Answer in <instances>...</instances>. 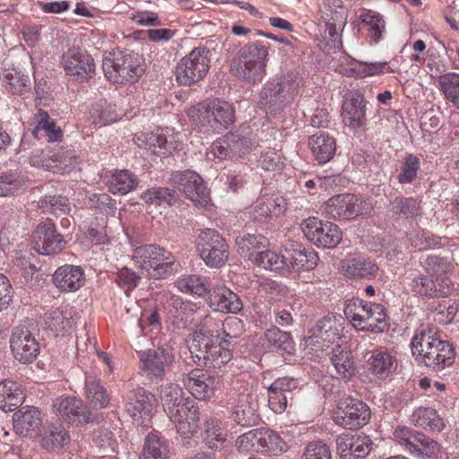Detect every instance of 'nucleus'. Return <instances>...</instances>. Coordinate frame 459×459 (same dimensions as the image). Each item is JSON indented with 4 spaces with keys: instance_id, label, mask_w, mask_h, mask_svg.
<instances>
[{
    "instance_id": "58",
    "label": "nucleus",
    "mask_w": 459,
    "mask_h": 459,
    "mask_svg": "<svg viewBox=\"0 0 459 459\" xmlns=\"http://www.w3.org/2000/svg\"><path fill=\"white\" fill-rule=\"evenodd\" d=\"M318 262V255L313 249H297L291 257L292 267L297 270H313Z\"/></svg>"
},
{
    "instance_id": "44",
    "label": "nucleus",
    "mask_w": 459,
    "mask_h": 459,
    "mask_svg": "<svg viewBox=\"0 0 459 459\" xmlns=\"http://www.w3.org/2000/svg\"><path fill=\"white\" fill-rule=\"evenodd\" d=\"M73 324V312L69 309L56 308L45 314L46 326L56 333L71 329Z\"/></svg>"
},
{
    "instance_id": "48",
    "label": "nucleus",
    "mask_w": 459,
    "mask_h": 459,
    "mask_svg": "<svg viewBox=\"0 0 459 459\" xmlns=\"http://www.w3.org/2000/svg\"><path fill=\"white\" fill-rule=\"evenodd\" d=\"M204 441L211 449H220L226 440L227 433L221 422L213 418L204 420Z\"/></svg>"
},
{
    "instance_id": "2",
    "label": "nucleus",
    "mask_w": 459,
    "mask_h": 459,
    "mask_svg": "<svg viewBox=\"0 0 459 459\" xmlns=\"http://www.w3.org/2000/svg\"><path fill=\"white\" fill-rule=\"evenodd\" d=\"M415 359L435 371L451 366L455 361V349L446 341L435 337L432 329L417 330L411 342Z\"/></svg>"
},
{
    "instance_id": "20",
    "label": "nucleus",
    "mask_w": 459,
    "mask_h": 459,
    "mask_svg": "<svg viewBox=\"0 0 459 459\" xmlns=\"http://www.w3.org/2000/svg\"><path fill=\"white\" fill-rule=\"evenodd\" d=\"M54 407L61 418L68 423L86 424L99 421V416H93L82 399L67 396L56 399Z\"/></svg>"
},
{
    "instance_id": "4",
    "label": "nucleus",
    "mask_w": 459,
    "mask_h": 459,
    "mask_svg": "<svg viewBox=\"0 0 459 459\" xmlns=\"http://www.w3.org/2000/svg\"><path fill=\"white\" fill-rule=\"evenodd\" d=\"M134 264L152 278L164 279L178 271V263L173 254L156 245H143L133 253Z\"/></svg>"
},
{
    "instance_id": "26",
    "label": "nucleus",
    "mask_w": 459,
    "mask_h": 459,
    "mask_svg": "<svg viewBox=\"0 0 459 459\" xmlns=\"http://www.w3.org/2000/svg\"><path fill=\"white\" fill-rule=\"evenodd\" d=\"M52 281L62 292H74L85 282L84 271L78 265L65 264L56 270Z\"/></svg>"
},
{
    "instance_id": "12",
    "label": "nucleus",
    "mask_w": 459,
    "mask_h": 459,
    "mask_svg": "<svg viewBox=\"0 0 459 459\" xmlns=\"http://www.w3.org/2000/svg\"><path fill=\"white\" fill-rule=\"evenodd\" d=\"M170 181L172 185L182 191L197 207H206L210 201V193L203 178L195 172L186 170L172 173Z\"/></svg>"
},
{
    "instance_id": "52",
    "label": "nucleus",
    "mask_w": 459,
    "mask_h": 459,
    "mask_svg": "<svg viewBox=\"0 0 459 459\" xmlns=\"http://www.w3.org/2000/svg\"><path fill=\"white\" fill-rule=\"evenodd\" d=\"M4 82L5 88L14 94H24L31 88L29 75L16 69H12L5 73Z\"/></svg>"
},
{
    "instance_id": "49",
    "label": "nucleus",
    "mask_w": 459,
    "mask_h": 459,
    "mask_svg": "<svg viewBox=\"0 0 459 459\" xmlns=\"http://www.w3.org/2000/svg\"><path fill=\"white\" fill-rule=\"evenodd\" d=\"M300 78L297 74L288 73L276 82L282 107L291 102L299 93Z\"/></svg>"
},
{
    "instance_id": "24",
    "label": "nucleus",
    "mask_w": 459,
    "mask_h": 459,
    "mask_svg": "<svg viewBox=\"0 0 459 459\" xmlns=\"http://www.w3.org/2000/svg\"><path fill=\"white\" fill-rule=\"evenodd\" d=\"M378 265L368 257L361 255L348 256L341 260L339 271L347 278L370 280L377 276Z\"/></svg>"
},
{
    "instance_id": "5",
    "label": "nucleus",
    "mask_w": 459,
    "mask_h": 459,
    "mask_svg": "<svg viewBox=\"0 0 459 459\" xmlns=\"http://www.w3.org/2000/svg\"><path fill=\"white\" fill-rule=\"evenodd\" d=\"M267 48L259 43L244 45L238 53V57L231 63V72L239 79L249 82H261L265 74Z\"/></svg>"
},
{
    "instance_id": "21",
    "label": "nucleus",
    "mask_w": 459,
    "mask_h": 459,
    "mask_svg": "<svg viewBox=\"0 0 459 459\" xmlns=\"http://www.w3.org/2000/svg\"><path fill=\"white\" fill-rule=\"evenodd\" d=\"M366 111L367 101L359 91L346 94L342 106V121L354 133L366 126Z\"/></svg>"
},
{
    "instance_id": "30",
    "label": "nucleus",
    "mask_w": 459,
    "mask_h": 459,
    "mask_svg": "<svg viewBox=\"0 0 459 459\" xmlns=\"http://www.w3.org/2000/svg\"><path fill=\"white\" fill-rule=\"evenodd\" d=\"M308 146L319 164H325L331 160L336 152L335 139L325 131H318L312 134L308 139Z\"/></svg>"
},
{
    "instance_id": "47",
    "label": "nucleus",
    "mask_w": 459,
    "mask_h": 459,
    "mask_svg": "<svg viewBox=\"0 0 459 459\" xmlns=\"http://www.w3.org/2000/svg\"><path fill=\"white\" fill-rule=\"evenodd\" d=\"M134 143L143 149L151 151L154 154H163V149H167L166 137L158 132L137 133L134 137Z\"/></svg>"
},
{
    "instance_id": "35",
    "label": "nucleus",
    "mask_w": 459,
    "mask_h": 459,
    "mask_svg": "<svg viewBox=\"0 0 459 459\" xmlns=\"http://www.w3.org/2000/svg\"><path fill=\"white\" fill-rule=\"evenodd\" d=\"M169 319L178 329L186 328L194 319V309L189 302H184L179 297H171L168 301Z\"/></svg>"
},
{
    "instance_id": "53",
    "label": "nucleus",
    "mask_w": 459,
    "mask_h": 459,
    "mask_svg": "<svg viewBox=\"0 0 459 459\" xmlns=\"http://www.w3.org/2000/svg\"><path fill=\"white\" fill-rule=\"evenodd\" d=\"M438 83L445 99L456 108L459 104V73L440 75Z\"/></svg>"
},
{
    "instance_id": "9",
    "label": "nucleus",
    "mask_w": 459,
    "mask_h": 459,
    "mask_svg": "<svg viewBox=\"0 0 459 459\" xmlns=\"http://www.w3.org/2000/svg\"><path fill=\"white\" fill-rule=\"evenodd\" d=\"M371 209L370 203L360 200L354 195L347 194L330 198L325 204L324 212L334 220H351L369 214Z\"/></svg>"
},
{
    "instance_id": "31",
    "label": "nucleus",
    "mask_w": 459,
    "mask_h": 459,
    "mask_svg": "<svg viewBox=\"0 0 459 459\" xmlns=\"http://www.w3.org/2000/svg\"><path fill=\"white\" fill-rule=\"evenodd\" d=\"M183 389L176 384H166L160 388V401L163 410L170 421L179 422V406L186 402Z\"/></svg>"
},
{
    "instance_id": "34",
    "label": "nucleus",
    "mask_w": 459,
    "mask_h": 459,
    "mask_svg": "<svg viewBox=\"0 0 459 459\" xmlns=\"http://www.w3.org/2000/svg\"><path fill=\"white\" fill-rule=\"evenodd\" d=\"M368 362L371 372L381 378L387 377L397 366L395 356L386 349L374 351Z\"/></svg>"
},
{
    "instance_id": "55",
    "label": "nucleus",
    "mask_w": 459,
    "mask_h": 459,
    "mask_svg": "<svg viewBox=\"0 0 459 459\" xmlns=\"http://www.w3.org/2000/svg\"><path fill=\"white\" fill-rule=\"evenodd\" d=\"M260 451L277 455L287 450L286 443L274 431L260 429Z\"/></svg>"
},
{
    "instance_id": "62",
    "label": "nucleus",
    "mask_w": 459,
    "mask_h": 459,
    "mask_svg": "<svg viewBox=\"0 0 459 459\" xmlns=\"http://www.w3.org/2000/svg\"><path fill=\"white\" fill-rule=\"evenodd\" d=\"M362 22L368 26L371 31V39L377 43L382 39V33L385 28V22L378 13L368 10L361 15Z\"/></svg>"
},
{
    "instance_id": "3",
    "label": "nucleus",
    "mask_w": 459,
    "mask_h": 459,
    "mask_svg": "<svg viewBox=\"0 0 459 459\" xmlns=\"http://www.w3.org/2000/svg\"><path fill=\"white\" fill-rule=\"evenodd\" d=\"M186 115L200 133H220L235 122V108L225 100L215 99L190 107Z\"/></svg>"
},
{
    "instance_id": "11",
    "label": "nucleus",
    "mask_w": 459,
    "mask_h": 459,
    "mask_svg": "<svg viewBox=\"0 0 459 459\" xmlns=\"http://www.w3.org/2000/svg\"><path fill=\"white\" fill-rule=\"evenodd\" d=\"M61 64L66 75L84 82L95 75L96 65L93 57L80 47H72L61 56Z\"/></svg>"
},
{
    "instance_id": "63",
    "label": "nucleus",
    "mask_w": 459,
    "mask_h": 459,
    "mask_svg": "<svg viewBox=\"0 0 459 459\" xmlns=\"http://www.w3.org/2000/svg\"><path fill=\"white\" fill-rule=\"evenodd\" d=\"M420 169V159L412 154L407 155L401 167V172L397 176L400 184L411 183Z\"/></svg>"
},
{
    "instance_id": "8",
    "label": "nucleus",
    "mask_w": 459,
    "mask_h": 459,
    "mask_svg": "<svg viewBox=\"0 0 459 459\" xmlns=\"http://www.w3.org/2000/svg\"><path fill=\"white\" fill-rule=\"evenodd\" d=\"M196 248L200 257L212 268L221 267L229 258V246L218 231L206 229L196 238Z\"/></svg>"
},
{
    "instance_id": "38",
    "label": "nucleus",
    "mask_w": 459,
    "mask_h": 459,
    "mask_svg": "<svg viewBox=\"0 0 459 459\" xmlns=\"http://www.w3.org/2000/svg\"><path fill=\"white\" fill-rule=\"evenodd\" d=\"M268 240L260 234H247L236 238L238 252L244 257L248 258L254 264V257L257 251L266 247Z\"/></svg>"
},
{
    "instance_id": "45",
    "label": "nucleus",
    "mask_w": 459,
    "mask_h": 459,
    "mask_svg": "<svg viewBox=\"0 0 459 459\" xmlns=\"http://www.w3.org/2000/svg\"><path fill=\"white\" fill-rule=\"evenodd\" d=\"M420 203L411 197L397 196L390 202L388 212L393 218L399 219L402 216L413 218L419 214Z\"/></svg>"
},
{
    "instance_id": "1",
    "label": "nucleus",
    "mask_w": 459,
    "mask_h": 459,
    "mask_svg": "<svg viewBox=\"0 0 459 459\" xmlns=\"http://www.w3.org/2000/svg\"><path fill=\"white\" fill-rule=\"evenodd\" d=\"M215 321L211 316L204 318L195 326L192 333L189 351L194 361L201 367L221 369L233 357L238 333H231L230 329H242V321L233 317L222 324V333L213 330Z\"/></svg>"
},
{
    "instance_id": "22",
    "label": "nucleus",
    "mask_w": 459,
    "mask_h": 459,
    "mask_svg": "<svg viewBox=\"0 0 459 459\" xmlns=\"http://www.w3.org/2000/svg\"><path fill=\"white\" fill-rule=\"evenodd\" d=\"M250 150V141L238 132H231L217 139L211 146V152L220 160L241 156Z\"/></svg>"
},
{
    "instance_id": "51",
    "label": "nucleus",
    "mask_w": 459,
    "mask_h": 459,
    "mask_svg": "<svg viewBox=\"0 0 459 459\" xmlns=\"http://www.w3.org/2000/svg\"><path fill=\"white\" fill-rule=\"evenodd\" d=\"M137 184L136 178L131 172L120 170L112 175L108 189L113 194L126 195L135 189Z\"/></svg>"
},
{
    "instance_id": "43",
    "label": "nucleus",
    "mask_w": 459,
    "mask_h": 459,
    "mask_svg": "<svg viewBox=\"0 0 459 459\" xmlns=\"http://www.w3.org/2000/svg\"><path fill=\"white\" fill-rule=\"evenodd\" d=\"M264 345H266L269 349L286 351L288 353H290L294 349V342L290 334L277 327H272L266 330L264 335Z\"/></svg>"
},
{
    "instance_id": "18",
    "label": "nucleus",
    "mask_w": 459,
    "mask_h": 459,
    "mask_svg": "<svg viewBox=\"0 0 459 459\" xmlns=\"http://www.w3.org/2000/svg\"><path fill=\"white\" fill-rule=\"evenodd\" d=\"M182 382L189 393L198 400H210L220 384L218 376L194 369L182 377Z\"/></svg>"
},
{
    "instance_id": "28",
    "label": "nucleus",
    "mask_w": 459,
    "mask_h": 459,
    "mask_svg": "<svg viewBox=\"0 0 459 459\" xmlns=\"http://www.w3.org/2000/svg\"><path fill=\"white\" fill-rule=\"evenodd\" d=\"M423 271L429 273L435 281L444 285V290L450 292L452 290V281L449 275L455 269L451 260L436 255H429L423 264Z\"/></svg>"
},
{
    "instance_id": "16",
    "label": "nucleus",
    "mask_w": 459,
    "mask_h": 459,
    "mask_svg": "<svg viewBox=\"0 0 459 459\" xmlns=\"http://www.w3.org/2000/svg\"><path fill=\"white\" fill-rule=\"evenodd\" d=\"M231 405L230 419L242 427L255 426L259 422L258 403L250 394L234 393L229 401Z\"/></svg>"
},
{
    "instance_id": "37",
    "label": "nucleus",
    "mask_w": 459,
    "mask_h": 459,
    "mask_svg": "<svg viewBox=\"0 0 459 459\" xmlns=\"http://www.w3.org/2000/svg\"><path fill=\"white\" fill-rule=\"evenodd\" d=\"M330 359L336 372L342 378H350L355 374V366L352 360L351 352L341 345H336L329 353Z\"/></svg>"
},
{
    "instance_id": "32",
    "label": "nucleus",
    "mask_w": 459,
    "mask_h": 459,
    "mask_svg": "<svg viewBox=\"0 0 459 459\" xmlns=\"http://www.w3.org/2000/svg\"><path fill=\"white\" fill-rule=\"evenodd\" d=\"M128 411L134 416L136 413L150 416L156 406L155 396L143 387H136L129 391L125 397Z\"/></svg>"
},
{
    "instance_id": "27",
    "label": "nucleus",
    "mask_w": 459,
    "mask_h": 459,
    "mask_svg": "<svg viewBox=\"0 0 459 459\" xmlns=\"http://www.w3.org/2000/svg\"><path fill=\"white\" fill-rule=\"evenodd\" d=\"M179 411V423L178 421H172L175 425L177 432L182 437L187 438L197 432L200 422V410L196 402L186 397L184 404L178 408Z\"/></svg>"
},
{
    "instance_id": "19",
    "label": "nucleus",
    "mask_w": 459,
    "mask_h": 459,
    "mask_svg": "<svg viewBox=\"0 0 459 459\" xmlns=\"http://www.w3.org/2000/svg\"><path fill=\"white\" fill-rule=\"evenodd\" d=\"M340 412L334 418L337 424L348 429H357L366 425L370 419L369 407L363 402L347 398Z\"/></svg>"
},
{
    "instance_id": "36",
    "label": "nucleus",
    "mask_w": 459,
    "mask_h": 459,
    "mask_svg": "<svg viewBox=\"0 0 459 459\" xmlns=\"http://www.w3.org/2000/svg\"><path fill=\"white\" fill-rule=\"evenodd\" d=\"M169 457L168 442L158 432L149 433L145 437L139 459H169Z\"/></svg>"
},
{
    "instance_id": "15",
    "label": "nucleus",
    "mask_w": 459,
    "mask_h": 459,
    "mask_svg": "<svg viewBox=\"0 0 459 459\" xmlns=\"http://www.w3.org/2000/svg\"><path fill=\"white\" fill-rule=\"evenodd\" d=\"M35 250L44 255L59 254L65 247L66 242L55 223L48 220L39 223L33 232Z\"/></svg>"
},
{
    "instance_id": "10",
    "label": "nucleus",
    "mask_w": 459,
    "mask_h": 459,
    "mask_svg": "<svg viewBox=\"0 0 459 459\" xmlns=\"http://www.w3.org/2000/svg\"><path fill=\"white\" fill-rule=\"evenodd\" d=\"M300 227L307 240L319 247L333 248L342 238V232L336 224L316 217L306 219Z\"/></svg>"
},
{
    "instance_id": "39",
    "label": "nucleus",
    "mask_w": 459,
    "mask_h": 459,
    "mask_svg": "<svg viewBox=\"0 0 459 459\" xmlns=\"http://www.w3.org/2000/svg\"><path fill=\"white\" fill-rule=\"evenodd\" d=\"M368 302L360 299H353L347 301L344 308V315L351 325L360 331H365L368 316Z\"/></svg>"
},
{
    "instance_id": "59",
    "label": "nucleus",
    "mask_w": 459,
    "mask_h": 459,
    "mask_svg": "<svg viewBox=\"0 0 459 459\" xmlns=\"http://www.w3.org/2000/svg\"><path fill=\"white\" fill-rule=\"evenodd\" d=\"M407 237L411 245L420 250L430 249L441 244L439 237L423 230H411Z\"/></svg>"
},
{
    "instance_id": "14",
    "label": "nucleus",
    "mask_w": 459,
    "mask_h": 459,
    "mask_svg": "<svg viewBox=\"0 0 459 459\" xmlns=\"http://www.w3.org/2000/svg\"><path fill=\"white\" fill-rule=\"evenodd\" d=\"M405 283L409 290L421 299H435L449 294L444 285L437 283L431 275L414 267L405 271Z\"/></svg>"
},
{
    "instance_id": "50",
    "label": "nucleus",
    "mask_w": 459,
    "mask_h": 459,
    "mask_svg": "<svg viewBox=\"0 0 459 459\" xmlns=\"http://www.w3.org/2000/svg\"><path fill=\"white\" fill-rule=\"evenodd\" d=\"M367 325L365 331H371L375 333H383L388 328L386 322L385 309L383 305L378 303L368 302V305Z\"/></svg>"
},
{
    "instance_id": "56",
    "label": "nucleus",
    "mask_w": 459,
    "mask_h": 459,
    "mask_svg": "<svg viewBox=\"0 0 459 459\" xmlns=\"http://www.w3.org/2000/svg\"><path fill=\"white\" fill-rule=\"evenodd\" d=\"M43 213H51L56 216L64 215L69 210L68 200L61 195H44L38 204Z\"/></svg>"
},
{
    "instance_id": "7",
    "label": "nucleus",
    "mask_w": 459,
    "mask_h": 459,
    "mask_svg": "<svg viewBox=\"0 0 459 459\" xmlns=\"http://www.w3.org/2000/svg\"><path fill=\"white\" fill-rule=\"evenodd\" d=\"M210 67V51L195 48L178 64L176 80L181 85H191L204 79Z\"/></svg>"
},
{
    "instance_id": "23",
    "label": "nucleus",
    "mask_w": 459,
    "mask_h": 459,
    "mask_svg": "<svg viewBox=\"0 0 459 459\" xmlns=\"http://www.w3.org/2000/svg\"><path fill=\"white\" fill-rule=\"evenodd\" d=\"M335 442L342 459L365 458L372 448V441L367 436L342 434L336 437Z\"/></svg>"
},
{
    "instance_id": "64",
    "label": "nucleus",
    "mask_w": 459,
    "mask_h": 459,
    "mask_svg": "<svg viewBox=\"0 0 459 459\" xmlns=\"http://www.w3.org/2000/svg\"><path fill=\"white\" fill-rule=\"evenodd\" d=\"M260 102L268 108L277 110L282 108L280 93L275 81L267 82L260 91Z\"/></svg>"
},
{
    "instance_id": "54",
    "label": "nucleus",
    "mask_w": 459,
    "mask_h": 459,
    "mask_svg": "<svg viewBox=\"0 0 459 459\" xmlns=\"http://www.w3.org/2000/svg\"><path fill=\"white\" fill-rule=\"evenodd\" d=\"M254 264L265 270L280 271L289 268L287 258L271 250L257 251L254 257Z\"/></svg>"
},
{
    "instance_id": "61",
    "label": "nucleus",
    "mask_w": 459,
    "mask_h": 459,
    "mask_svg": "<svg viewBox=\"0 0 459 459\" xmlns=\"http://www.w3.org/2000/svg\"><path fill=\"white\" fill-rule=\"evenodd\" d=\"M177 286L183 292H190L198 296H203L208 291L206 281L200 275L183 277L177 281Z\"/></svg>"
},
{
    "instance_id": "42",
    "label": "nucleus",
    "mask_w": 459,
    "mask_h": 459,
    "mask_svg": "<svg viewBox=\"0 0 459 459\" xmlns=\"http://www.w3.org/2000/svg\"><path fill=\"white\" fill-rule=\"evenodd\" d=\"M36 127L32 130L35 138H39V133L44 131L48 142H58L63 137L62 130L56 126V122L49 117L47 111L39 108L35 115Z\"/></svg>"
},
{
    "instance_id": "40",
    "label": "nucleus",
    "mask_w": 459,
    "mask_h": 459,
    "mask_svg": "<svg viewBox=\"0 0 459 459\" xmlns=\"http://www.w3.org/2000/svg\"><path fill=\"white\" fill-rule=\"evenodd\" d=\"M85 394L89 402L94 406L105 408L109 403V395L106 388L101 385L100 379L88 374L85 377Z\"/></svg>"
},
{
    "instance_id": "46",
    "label": "nucleus",
    "mask_w": 459,
    "mask_h": 459,
    "mask_svg": "<svg viewBox=\"0 0 459 459\" xmlns=\"http://www.w3.org/2000/svg\"><path fill=\"white\" fill-rule=\"evenodd\" d=\"M340 327L334 316H325L317 322L314 334L324 342L334 343L341 339Z\"/></svg>"
},
{
    "instance_id": "13",
    "label": "nucleus",
    "mask_w": 459,
    "mask_h": 459,
    "mask_svg": "<svg viewBox=\"0 0 459 459\" xmlns=\"http://www.w3.org/2000/svg\"><path fill=\"white\" fill-rule=\"evenodd\" d=\"M9 344L13 359L22 364L32 363L39 354V342L30 330L23 325L13 329Z\"/></svg>"
},
{
    "instance_id": "25",
    "label": "nucleus",
    "mask_w": 459,
    "mask_h": 459,
    "mask_svg": "<svg viewBox=\"0 0 459 459\" xmlns=\"http://www.w3.org/2000/svg\"><path fill=\"white\" fill-rule=\"evenodd\" d=\"M210 307L216 312L238 314L243 308V303L238 294L226 286L212 288L207 298Z\"/></svg>"
},
{
    "instance_id": "6",
    "label": "nucleus",
    "mask_w": 459,
    "mask_h": 459,
    "mask_svg": "<svg viewBox=\"0 0 459 459\" xmlns=\"http://www.w3.org/2000/svg\"><path fill=\"white\" fill-rule=\"evenodd\" d=\"M105 76L114 83L135 82L143 73L137 56L127 49L109 52L102 61Z\"/></svg>"
},
{
    "instance_id": "29",
    "label": "nucleus",
    "mask_w": 459,
    "mask_h": 459,
    "mask_svg": "<svg viewBox=\"0 0 459 459\" xmlns=\"http://www.w3.org/2000/svg\"><path fill=\"white\" fill-rule=\"evenodd\" d=\"M41 424V413L36 407L24 406L13 414V429L21 437L37 434Z\"/></svg>"
},
{
    "instance_id": "41",
    "label": "nucleus",
    "mask_w": 459,
    "mask_h": 459,
    "mask_svg": "<svg viewBox=\"0 0 459 459\" xmlns=\"http://www.w3.org/2000/svg\"><path fill=\"white\" fill-rule=\"evenodd\" d=\"M412 441L413 445L410 450L412 455L428 458L437 457V459H444L440 445L425 434L418 432L415 439H412Z\"/></svg>"
},
{
    "instance_id": "60",
    "label": "nucleus",
    "mask_w": 459,
    "mask_h": 459,
    "mask_svg": "<svg viewBox=\"0 0 459 459\" xmlns=\"http://www.w3.org/2000/svg\"><path fill=\"white\" fill-rule=\"evenodd\" d=\"M143 198L147 203L156 205H171L177 201L178 194L176 191L167 187H158L145 192Z\"/></svg>"
},
{
    "instance_id": "57",
    "label": "nucleus",
    "mask_w": 459,
    "mask_h": 459,
    "mask_svg": "<svg viewBox=\"0 0 459 459\" xmlns=\"http://www.w3.org/2000/svg\"><path fill=\"white\" fill-rule=\"evenodd\" d=\"M412 419L415 425L423 428L429 427L434 431L439 432L444 427L442 419L439 418L436 411L431 408H419L413 412Z\"/></svg>"
},
{
    "instance_id": "33",
    "label": "nucleus",
    "mask_w": 459,
    "mask_h": 459,
    "mask_svg": "<svg viewBox=\"0 0 459 459\" xmlns=\"http://www.w3.org/2000/svg\"><path fill=\"white\" fill-rule=\"evenodd\" d=\"M25 398L22 385L12 380H0V409L14 411Z\"/></svg>"
},
{
    "instance_id": "17",
    "label": "nucleus",
    "mask_w": 459,
    "mask_h": 459,
    "mask_svg": "<svg viewBox=\"0 0 459 459\" xmlns=\"http://www.w3.org/2000/svg\"><path fill=\"white\" fill-rule=\"evenodd\" d=\"M138 354L141 368L150 379L162 378L165 376L166 368L169 367L174 360V355L169 347L159 346L139 351Z\"/></svg>"
}]
</instances>
